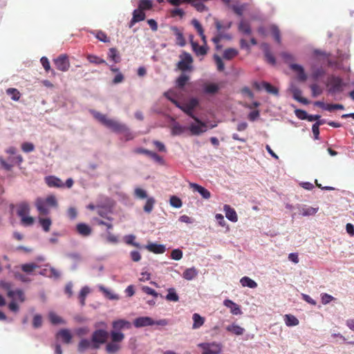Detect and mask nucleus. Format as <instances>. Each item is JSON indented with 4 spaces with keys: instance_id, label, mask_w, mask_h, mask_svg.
I'll return each instance as SVG.
<instances>
[{
    "instance_id": "obj_1",
    "label": "nucleus",
    "mask_w": 354,
    "mask_h": 354,
    "mask_svg": "<svg viewBox=\"0 0 354 354\" xmlns=\"http://www.w3.org/2000/svg\"><path fill=\"white\" fill-rule=\"evenodd\" d=\"M91 113L97 120L107 128L111 129L115 133H122L124 131H126V125L121 124L115 120L108 118L106 115L94 110L91 111Z\"/></svg>"
},
{
    "instance_id": "obj_2",
    "label": "nucleus",
    "mask_w": 354,
    "mask_h": 354,
    "mask_svg": "<svg viewBox=\"0 0 354 354\" xmlns=\"http://www.w3.org/2000/svg\"><path fill=\"white\" fill-rule=\"evenodd\" d=\"M346 84L343 82L342 79L338 76L331 75L328 77L327 80V91L331 95L342 93Z\"/></svg>"
},
{
    "instance_id": "obj_3",
    "label": "nucleus",
    "mask_w": 354,
    "mask_h": 354,
    "mask_svg": "<svg viewBox=\"0 0 354 354\" xmlns=\"http://www.w3.org/2000/svg\"><path fill=\"white\" fill-rule=\"evenodd\" d=\"M168 322L165 319H160L158 321H154L149 317H139L134 319L133 325L136 328H141L145 326H153L154 324L159 326H166Z\"/></svg>"
},
{
    "instance_id": "obj_4",
    "label": "nucleus",
    "mask_w": 354,
    "mask_h": 354,
    "mask_svg": "<svg viewBox=\"0 0 354 354\" xmlns=\"http://www.w3.org/2000/svg\"><path fill=\"white\" fill-rule=\"evenodd\" d=\"M108 336V332L104 330L99 329L95 330L91 337V340L93 342L92 348H98L100 344H104L106 341Z\"/></svg>"
},
{
    "instance_id": "obj_5",
    "label": "nucleus",
    "mask_w": 354,
    "mask_h": 354,
    "mask_svg": "<svg viewBox=\"0 0 354 354\" xmlns=\"http://www.w3.org/2000/svg\"><path fill=\"white\" fill-rule=\"evenodd\" d=\"M193 59L189 53H184L180 55V60L177 64V67L181 71H192Z\"/></svg>"
},
{
    "instance_id": "obj_6",
    "label": "nucleus",
    "mask_w": 354,
    "mask_h": 354,
    "mask_svg": "<svg viewBox=\"0 0 354 354\" xmlns=\"http://www.w3.org/2000/svg\"><path fill=\"white\" fill-rule=\"evenodd\" d=\"M54 64L57 70L66 72L70 68L68 57L66 54H62L53 60Z\"/></svg>"
},
{
    "instance_id": "obj_7",
    "label": "nucleus",
    "mask_w": 354,
    "mask_h": 354,
    "mask_svg": "<svg viewBox=\"0 0 354 354\" xmlns=\"http://www.w3.org/2000/svg\"><path fill=\"white\" fill-rule=\"evenodd\" d=\"M8 162L6 161L3 158H0V163L2 167L7 171L11 170L15 165H20L23 162V157L20 155L10 156Z\"/></svg>"
},
{
    "instance_id": "obj_8",
    "label": "nucleus",
    "mask_w": 354,
    "mask_h": 354,
    "mask_svg": "<svg viewBox=\"0 0 354 354\" xmlns=\"http://www.w3.org/2000/svg\"><path fill=\"white\" fill-rule=\"evenodd\" d=\"M193 119L197 124H191L189 127V129L192 135L198 136L207 131V126L205 122L201 121L197 117H194Z\"/></svg>"
},
{
    "instance_id": "obj_9",
    "label": "nucleus",
    "mask_w": 354,
    "mask_h": 354,
    "mask_svg": "<svg viewBox=\"0 0 354 354\" xmlns=\"http://www.w3.org/2000/svg\"><path fill=\"white\" fill-rule=\"evenodd\" d=\"M198 100L196 98H192L187 103L183 105L180 104V107L178 108L193 119L194 117H196L194 114L193 111L198 105Z\"/></svg>"
},
{
    "instance_id": "obj_10",
    "label": "nucleus",
    "mask_w": 354,
    "mask_h": 354,
    "mask_svg": "<svg viewBox=\"0 0 354 354\" xmlns=\"http://www.w3.org/2000/svg\"><path fill=\"white\" fill-rule=\"evenodd\" d=\"M203 349V354H218L221 351V344L219 343H205L201 344Z\"/></svg>"
},
{
    "instance_id": "obj_11",
    "label": "nucleus",
    "mask_w": 354,
    "mask_h": 354,
    "mask_svg": "<svg viewBox=\"0 0 354 354\" xmlns=\"http://www.w3.org/2000/svg\"><path fill=\"white\" fill-rule=\"evenodd\" d=\"M44 180L49 187L62 188L64 187V183L62 180L55 176H46Z\"/></svg>"
},
{
    "instance_id": "obj_12",
    "label": "nucleus",
    "mask_w": 354,
    "mask_h": 354,
    "mask_svg": "<svg viewBox=\"0 0 354 354\" xmlns=\"http://www.w3.org/2000/svg\"><path fill=\"white\" fill-rule=\"evenodd\" d=\"M112 326L113 330L119 332V330L122 329H129L131 328V324L130 322L127 321L125 319H120L115 321H113L112 323Z\"/></svg>"
},
{
    "instance_id": "obj_13",
    "label": "nucleus",
    "mask_w": 354,
    "mask_h": 354,
    "mask_svg": "<svg viewBox=\"0 0 354 354\" xmlns=\"http://www.w3.org/2000/svg\"><path fill=\"white\" fill-rule=\"evenodd\" d=\"M35 206L40 215L46 216L50 213L49 207L42 198H37L35 202Z\"/></svg>"
},
{
    "instance_id": "obj_14",
    "label": "nucleus",
    "mask_w": 354,
    "mask_h": 354,
    "mask_svg": "<svg viewBox=\"0 0 354 354\" xmlns=\"http://www.w3.org/2000/svg\"><path fill=\"white\" fill-rule=\"evenodd\" d=\"M290 68L297 73V78L301 82H305L307 80V75H306L304 68L297 64H290Z\"/></svg>"
},
{
    "instance_id": "obj_15",
    "label": "nucleus",
    "mask_w": 354,
    "mask_h": 354,
    "mask_svg": "<svg viewBox=\"0 0 354 354\" xmlns=\"http://www.w3.org/2000/svg\"><path fill=\"white\" fill-rule=\"evenodd\" d=\"M223 304L225 306L230 308V313L232 314L235 315L242 314V311L240 308V306L237 304L234 303L233 301L228 299H225L223 301Z\"/></svg>"
},
{
    "instance_id": "obj_16",
    "label": "nucleus",
    "mask_w": 354,
    "mask_h": 354,
    "mask_svg": "<svg viewBox=\"0 0 354 354\" xmlns=\"http://www.w3.org/2000/svg\"><path fill=\"white\" fill-rule=\"evenodd\" d=\"M189 186L194 191L198 192L203 198L209 199L211 197V193L205 187L193 183H189Z\"/></svg>"
},
{
    "instance_id": "obj_17",
    "label": "nucleus",
    "mask_w": 354,
    "mask_h": 354,
    "mask_svg": "<svg viewBox=\"0 0 354 354\" xmlns=\"http://www.w3.org/2000/svg\"><path fill=\"white\" fill-rule=\"evenodd\" d=\"M261 48L263 50L267 62L271 65H274L276 64V59L270 51V46L268 44L264 43L262 44Z\"/></svg>"
},
{
    "instance_id": "obj_18",
    "label": "nucleus",
    "mask_w": 354,
    "mask_h": 354,
    "mask_svg": "<svg viewBox=\"0 0 354 354\" xmlns=\"http://www.w3.org/2000/svg\"><path fill=\"white\" fill-rule=\"evenodd\" d=\"M145 248L154 254H162L165 252V246L161 244L149 243L145 245Z\"/></svg>"
},
{
    "instance_id": "obj_19",
    "label": "nucleus",
    "mask_w": 354,
    "mask_h": 354,
    "mask_svg": "<svg viewBox=\"0 0 354 354\" xmlns=\"http://www.w3.org/2000/svg\"><path fill=\"white\" fill-rule=\"evenodd\" d=\"M223 209L225 213L226 218L232 222H236L238 221V216L236 211L232 208L229 205H225Z\"/></svg>"
},
{
    "instance_id": "obj_20",
    "label": "nucleus",
    "mask_w": 354,
    "mask_h": 354,
    "mask_svg": "<svg viewBox=\"0 0 354 354\" xmlns=\"http://www.w3.org/2000/svg\"><path fill=\"white\" fill-rule=\"evenodd\" d=\"M77 232L82 236H88L91 234L92 230L88 225L81 223L76 226Z\"/></svg>"
},
{
    "instance_id": "obj_21",
    "label": "nucleus",
    "mask_w": 354,
    "mask_h": 354,
    "mask_svg": "<svg viewBox=\"0 0 354 354\" xmlns=\"http://www.w3.org/2000/svg\"><path fill=\"white\" fill-rule=\"evenodd\" d=\"M225 329L227 332L236 335H242L245 332V329L243 327L234 323L227 326Z\"/></svg>"
},
{
    "instance_id": "obj_22",
    "label": "nucleus",
    "mask_w": 354,
    "mask_h": 354,
    "mask_svg": "<svg viewBox=\"0 0 354 354\" xmlns=\"http://www.w3.org/2000/svg\"><path fill=\"white\" fill-rule=\"evenodd\" d=\"M193 325L192 329H198L201 328L205 323V317L201 316L198 313H194L192 315Z\"/></svg>"
},
{
    "instance_id": "obj_23",
    "label": "nucleus",
    "mask_w": 354,
    "mask_h": 354,
    "mask_svg": "<svg viewBox=\"0 0 354 354\" xmlns=\"http://www.w3.org/2000/svg\"><path fill=\"white\" fill-rule=\"evenodd\" d=\"M291 91L293 95V98L295 100L304 104H309V101L306 98L303 97L301 96L302 91L299 88L295 87L292 88Z\"/></svg>"
},
{
    "instance_id": "obj_24",
    "label": "nucleus",
    "mask_w": 354,
    "mask_h": 354,
    "mask_svg": "<svg viewBox=\"0 0 354 354\" xmlns=\"http://www.w3.org/2000/svg\"><path fill=\"white\" fill-rule=\"evenodd\" d=\"M57 336L66 344L70 343L72 339L71 333L68 329H62L57 333Z\"/></svg>"
},
{
    "instance_id": "obj_25",
    "label": "nucleus",
    "mask_w": 354,
    "mask_h": 354,
    "mask_svg": "<svg viewBox=\"0 0 354 354\" xmlns=\"http://www.w3.org/2000/svg\"><path fill=\"white\" fill-rule=\"evenodd\" d=\"M198 270L195 268L186 269L183 273V277L186 280H192L198 275Z\"/></svg>"
},
{
    "instance_id": "obj_26",
    "label": "nucleus",
    "mask_w": 354,
    "mask_h": 354,
    "mask_svg": "<svg viewBox=\"0 0 354 354\" xmlns=\"http://www.w3.org/2000/svg\"><path fill=\"white\" fill-rule=\"evenodd\" d=\"M30 212V207L27 203H21L18 205L17 214L21 218L26 215H28Z\"/></svg>"
},
{
    "instance_id": "obj_27",
    "label": "nucleus",
    "mask_w": 354,
    "mask_h": 354,
    "mask_svg": "<svg viewBox=\"0 0 354 354\" xmlns=\"http://www.w3.org/2000/svg\"><path fill=\"white\" fill-rule=\"evenodd\" d=\"M240 283L243 287H249L250 288H255L257 287V283L248 277H243L241 279Z\"/></svg>"
},
{
    "instance_id": "obj_28",
    "label": "nucleus",
    "mask_w": 354,
    "mask_h": 354,
    "mask_svg": "<svg viewBox=\"0 0 354 354\" xmlns=\"http://www.w3.org/2000/svg\"><path fill=\"white\" fill-rule=\"evenodd\" d=\"M319 208L318 207H306V206H304L303 207H301L300 209V214L304 216H312V215H314L315 214L317 211H318Z\"/></svg>"
},
{
    "instance_id": "obj_29",
    "label": "nucleus",
    "mask_w": 354,
    "mask_h": 354,
    "mask_svg": "<svg viewBox=\"0 0 354 354\" xmlns=\"http://www.w3.org/2000/svg\"><path fill=\"white\" fill-rule=\"evenodd\" d=\"M238 54L239 52L236 49L229 48L224 50L223 56L225 59L230 60L235 57Z\"/></svg>"
},
{
    "instance_id": "obj_30",
    "label": "nucleus",
    "mask_w": 354,
    "mask_h": 354,
    "mask_svg": "<svg viewBox=\"0 0 354 354\" xmlns=\"http://www.w3.org/2000/svg\"><path fill=\"white\" fill-rule=\"evenodd\" d=\"M219 88L216 84H206L203 86V92L207 94H215Z\"/></svg>"
},
{
    "instance_id": "obj_31",
    "label": "nucleus",
    "mask_w": 354,
    "mask_h": 354,
    "mask_svg": "<svg viewBox=\"0 0 354 354\" xmlns=\"http://www.w3.org/2000/svg\"><path fill=\"white\" fill-rule=\"evenodd\" d=\"M109 58L113 61L115 63H119L120 62V57L118 50L115 48H111L108 53Z\"/></svg>"
},
{
    "instance_id": "obj_32",
    "label": "nucleus",
    "mask_w": 354,
    "mask_h": 354,
    "mask_svg": "<svg viewBox=\"0 0 354 354\" xmlns=\"http://www.w3.org/2000/svg\"><path fill=\"white\" fill-rule=\"evenodd\" d=\"M192 49L196 55H205L207 54V48L203 46H199L197 43H192Z\"/></svg>"
},
{
    "instance_id": "obj_33",
    "label": "nucleus",
    "mask_w": 354,
    "mask_h": 354,
    "mask_svg": "<svg viewBox=\"0 0 354 354\" xmlns=\"http://www.w3.org/2000/svg\"><path fill=\"white\" fill-rule=\"evenodd\" d=\"M284 321L288 326H295L299 324V320L292 315H286Z\"/></svg>"
},
{
    "instance_id": "obj_34",
    "label": "nucleus",
    "mask_w": 354,
    "mask_h": 354,
    "mask_svg": "<svg viewBox=\"0 0 354 354\" xmlns=\"http://www.w3.org/2000/svg\"><path fill=\"white\" fill-rule=\"evenodd\" d=\"M48 317H49L50 322L53 324L56 325V324H65V321L62 317H60L59 316H58L53 312H50L48 314Z\"/></svg>"
},
{
    "instance_id": "obj_35",
    "label": "nucleus",
    "mask_w": 354,
    "mask_h": 354,
    "mask_svg": "<svg viewBox=\"0 0 354 354\" xmlns=\"http://www.w3.org/2000/svg\"><path fill=\"white\" fill-rule=\"evenodd\" d=\"M39 223L42 227L44 232H48L50 231L52 221L49 218H39Z\"/></svg>"
},
{
    "instance_id": "obj_36",
    "label": "nucleus",
    "mask_w": 354,
    "mask_h": 354,
    "mask_svg": "<svg viewBox=\"0 0 354 354\" xmlns=\"http://www.w3.org/2000/svg\"><path fill=\"white\" fill-rule=\"evenodd\" d=\"M189 80V77L188 75L182 73L176 81V86L179 88H183Z\"/></svg>"
},
{
    "instance_id": "obj_37",
    "label": "nucleus",
    "mask_w": 354,
    "mask_h": 354,
    "mask_svg": "<svg viewBox=\"0 0 354 354\" xmlns=\"http://www.w3.org/2000/svg\"><path fill=\"white\" fill-rule=\"evenodd\" d=\"M120 349V344L113 342L108 343L106 346V351L108 353L110 354H114L117 353Z\"/></svg>"
},
{
    "instance_id": "obj_38",
    "label": "nucleus",
    "mask_w": 354,
    "mask_h": 354,
    "mask_svg": "<svg viewBox=\"0 0 354 354\" xmlns=\"http://www.w3.org/2000/svg\"><path fill=\"white\" fill-rule=\"evenodd\" d=\"M111 341L119 344L124 339V335L121 332L112 330L111 332Z\"/></svg>"
},
{
    "instance_id": "obj_39",
    "label": "nucleus",
    "mask_w": 354,
    "mask_h": 354,
    "mask_svg": "<svg viewBox=\"0 0 354 354\" xmlns=\"http://www.w3.org/2000/svg\"><path fill=\"white\" fill-rule=\"evenodd\" d=\"M38 267L35 263H25L21 266L22 271L28 274L32 272Z\"/></svg>"
},
{
    "instance_id": "obj_40",
    "label": "nucleus",
    "mask_w": 354,
    "mask_h": 354,
    "mask_svg": "<svg viewBox=\"0 0 354 354\" xmlns=\"http://www.w3.org/2000/svg\"><path fill=\"white\" fill-rule=\"evenodd\" d=\"M166 299L169 301L176 302L179 300V297L175 291L174 288H169L168 294L165 297Z\"/></svg>"
},
{
    "instance_id": "obj_41",
    "label": "nucleus",
    "mask_w": 354,
    "mask_h": 354,
    "mask_svg": "<svg viewBox=\"0 0 354 354\" xmlns=\"http://www.w3.org/2000/svg\"><path fill=\"white\" fill-rule=\"evenodd\" d=\"M263 88L269 93H272L274 95H278L279 90L276 87L271 85L270 83L263 82L262 83Z\"/></svg>"
},
{
    "instance_id": "obj_42",
    "label": "nucleus",
    "mask_w": 354,
    "mask_h": 354,
    "mask_svg": "<svg viewBox=\"0 0 354 354\" xmlns=\"http://www.w3.org/2000/svg\"><path fill=\"white\" fill-rule=\"evenodd\" d=\"M89 292H90V290L87 286L83 287L81 289L80 292L79 294V299H80L81 306L85 305V299H86L87 295L89 293Z\"/></svg>"
},
{
    "instance_id": "obj_43",
    "label": "nucleus",
    "mask_w": 354,
    "mask_h": 354,
    "mask_svg": "<svg viewBox=\"0 0 354 354\" xmlns=\"http://www.w3.org/2000/svg\"><path fill=\"white\" fill-rule=\"evenodd\" d=\"M133 18L134 21L139 22L143 21L145 19V14L143 10L138 8V10H135L133 11Z\"/></svg>"
},
{
    "instance_id": "obj_44",
    "label": "nucleus",
    "mask_w": 354,
    "mask_h": 354,
    "mask_svg": "<svg viewBox=\"0 0 354 354\" xmlns=\"http://www.w3.org/2000/svg\"><path fill=\"white\" fill-rule=\"evenodd\" d=\"M185 127L178 123H175L171 128V134L173 136H179L184 133Z\"/></svg>"
},
{
    "instance_id": "obj_45",
    "label": "nucleus",
    "mask_w": 354,
    "mask_h": 354,
    "mask_svg": "<svg viewBox=\"0 0 354 354\" xmlns=\"http://www.w3.org/2000/svg\"><path fill=\"white\" fill-rule=\"evenodd\" d=\"M6 93L15 101H18L20 98L21 94L17 88H10L6 90Z\"/></svg>"
},
{
    "instance_id": "obj_46",
    "label": "nucleus",
    "mask_w": 354,
    "mask_h": 354,
    "mask_svg": "<svg viewBox=\"0 0 354 354\" xmlns=\"http://www.w3.org/2000/svg\"><path fill=\"white\" fill-rule=\"evenodd\" d=\"M44 201L49 207H57L58 206L57 198L54 195L48 196Z\"/></svg>"
},
{
    "instance_id": "obj_47",
    "label": "nucleus",
    "mask_w": 354,
    "mask_h": 354,
    "mask_svg": "<svg viewBox=\"0 0 354 354\" xmlns=\"http://www.w3.org/2000/svg\"><path fill=\"white\" fill-rule=\"evenodd\" d=\"M88 61L90 63L95 64H106V61L96 55H88L86 56Z\"/></svg>"
},
{
    "instance_id": "obj_48",
    "label": "nucleus",
    "mask_w": 354,
    "mask_h": 354,
    "mask_svg": "<svg viewBox=\"0 0 354 354\" xmlns=\"http://www.w3.org/2000/svg\"><path fill=\"white\" fill-rule=\"evenodd\" d=\"M154 204L155 199L152 197L148 198L143 207L144 211L147 213H150L153 210Z\"/></svg>"
},
{
    "instance_id": "obj_49",
    "label": "nucleus",
    "mask_w": 354,
    "mask_h": 354,
    "mask_svg": "<svg viewBox=\"0 0 354 354\" xmlns=\"http://www.w3.org/2000/svg\"><path fill=\"white\" fill-rule=\"evenodd\" d=\"M92 340L90 341L86 339H82L79 343V350L83 351L89 348H92Z\"/></svg>"
},
{
    "instance_id": "obj_50",
    "label": "nucleus",
    "mask_w": 354,
    "mask_h": 354,
    "mask_svg": "<svg viewBox=\"0 0 354 354\" xmlns=\"http://www.w3.org/2000/svg\"><path fill=\"white\" fill-rule=\"evenodd\" d=\"M270 31H271V33H272V36L274 37L275 41L277 43L280 44L281 43V35H280V30L278 28V27L274 25L271 26Z\"/></svg>"
},
{
    "instance_id": "obj_51",
    "label": "nucleus",
    "mask_w": 354,
    "mask_h": 354,
    "mask_svg": "<svg viewBox=\"0 0 354 354\" xmlns=\"http://www.w3.org/2000/svg\"><path fill=\"white\" fill-rule=\"evenodd\" d=\"M176 36V43L180 46H183L185 45V39L182 32H180L177 28H174Z\"/></svg>"
},
{
    "instance_id": "obj_52",
    "label": "nucleus",
    "mask_w": 354,
    "mask_h": 354,
    "mask_svg": "<svg viewBox=\"0 0 354 354\" xmlns=\"http://www.w3.org/2000/svg\"><path fill=\"white\" fill-rule=\"evenodd\" d=\"M239 29L245 34L250 35L251 33L250 26L245 21H242L240 22Z\"/></svg>"
},
{
    "instance_id": "obj_53",
    "label": "nucleus",
    "mask_w": 354,
    "mask_h": 354,
    "mask_svg": "<svg viewBox=\"0 0 354 354\" xmlns=\"http://www.w3.org/2000/svg\"><path fill=\"white\" fill-rule=\"evenodd\" d=\"M152 8V2L150 0H140L138 8L142 10H150Z\"/></svg>"
},
{
    "instance_id": "obj_54",
    "label": "nucleus",
    "mask_w": 354,
    "mask_h": 354,
    "mask_svg": "<svg viewBox=\"0 0 354 354\" xmlns=\"http://www.w3.org/2000/svg\"><path fill=\"white\" fill-rule=\"evenodd\" d=\"M136 236L133 234H130L125 236V242L128 245H133L138 248H141L140 245L138 243L135 242Z\"/></svg>"
},
{
    "instance_id": "obj_55",
    "label": "nucleus",
    "mask_w": 354,
    "mask_h": 354,
    "mask_svg": "<svg viewBox=\"0 0 354 354\" xmlns=\"http://www.w3.org/2000/svg\"><path fill=\"white\" fill-rule=\"evenodd\" d=\"M95 37L98 40H100V41H101L102 42L108 43V42L110 41V39L107 37L106 34L104 32L102 31V30H97L95 32Z\"/></svg>"
},
{
    "instance_id": "obj_56",
    "label": "nucleus",
    "mask_w": 354,
    "mask_h": 354,
    "mask_svg": "<svg viewBox=\"0 0 354 354\" xmlns=\"http://www.w3.org/2000/svg\"><path fill=\"white\" fill-rule=\"evenodd\" d=\"M310 88L312 91V96L313 97H315L322 93V88L317 84H311Z\"/></svg>"
},
{
    "instance_id": "obj_57",
    "label": "nucleus",
    "mask_w": 354,
    "mask_h": 354,
    "mask_svg": "<svg viewBox=\"0 0 354 354\" xmlns=\"http://www.w3.org/2000/svg\"><path fill=\"white\" fill-rule=\"evenodd\" d=\"M43 319L41 315L37 314L34 315L32 319V326L35 328H40L42 326Z\"/></svg>"
},
{
    "instance_id": "obj_58",
    "label": "nucleus",
    "mask_w": 354,
    "mask_h": 354,
    "mask_svg": "<svg viewBox=\"0 0 354 354\" xmlns=\"http://www.w3.org/2000/svg\"><path fill=\"white\" fill-rule=\"evenodd\" d=\"M169 202H170V205L172 207H176V208H180L183 205V203H182L181 200L176 196H171Z\"/></svg>"
},
{
    "instance_id": "obj_59",
    "label": "nucleus",
    "mask_w": 354,
    "mask_h": 354,
    "mask_svg": "<svg viewBox=\"0 0 354 354\" xmlns=\"http://www.w3.org/2000/svg\"><path fill=\"white\" fill-rule=\"evenodd\" d=\"M100 290L104 294V295L109 299L114 300V299H118V297L112 293L111 291L107 290L103 286L100 287Z\"/></svg>"
},
{
    "instance_id": "obj_60",
    "label": "nucleus",
    "mask_w": 354,
    "mask_h": 354,
    "mask_svg": "<svg viewBox=\"0 0 354 354\" xmlns=\"http://www.w3.org/2000/svg\"><path fill=\"white\" fill-rule=\"evenodd\" d=\"M164 95L169 100L171 101L176 107H180V102H178L174 96L175 95L174 92L169 91L167 92H165Z\"/></svg>"
},
{
    "instance_id": "obj_61",
    "label": "nucleus",
    "mask_w": 354,
    "mask_h": 354,
    "mask_svg": "<svg viewBox=\"0 0 354 354\" xmlns=\"http://www.w3.org/2000/svg\"><path fill=\"white\" fill-rule=\"evenodd\" d=\"M134 195L136 198L140 199H144L147 197L146 191L139 187L135 189Z\"/></svg>"
},
{
    "instance_id": "obj_62",
    "label": "nucleus",
    "mask_w": 354,
    "mask_h": 354,
    "mask_svg": "<svg viewBox=\"0 0 354 354\" xmlns=\"http://www.w3.org/2000/svg\"><path fill=\"white\" fill-rule=\"evenodd\" d=\"M214 61L216 62L217 69L219 71H223L225 69L224 63L222 60V59L217 55H215L214 57Z\"/></svg>"
},
{
    "instance_id": "obj_63",
    "label": "nucleus",
    "mask_w": 354,
    "mask_h": 354,
    "mask_svg": "<svg viewBox=\"0 0 354 354\" xmlns=\"http://www.w3.org/2000/svg\"><path fill=\"white\" fill-rule=\"evenodd\" d=\"M21 149L24 152L29 153L35 149V146L31 142H24L21 145Z\"/></svg>"
},
{
    "instance_id": "obj_64",
    "label": "nucleus",
    "mask_w": 354,
    "mask_h": 354,
    "mask_svg": "<svg viewBox=\"0 0 354 354\" xmlns=\"http://www.w3.org/2000/svg\"><path fill=\"white\" fill-rule=\"evenodd\" d=\"M21 223L26 226L32 225L34 223V218L32 216L26 215L21 218Z\"/></svg>"
}]
</instances>
